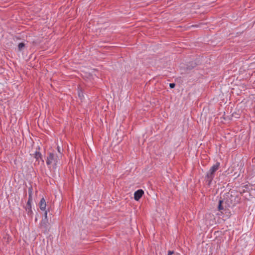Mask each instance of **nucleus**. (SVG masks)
Instances as JSON below:
<instances>
[{
	"label": "nucleus",
	"instance_id": "nucleus-1",
	"mask_svg": "<svg viewBox=\"0 0 255 255\" xmlns=\"http://www.w3.org/2000/svg\"><path fill=\"white\" fill-rule=\"evenodd\" d=\"M220 167V163L217 162L215 164L213 165L209 171L207 172L205 178L206 181L208 182V185H210L212 181V180L215 177V172L219 169Z\"/></svg>",
	"mask_w": 255,
	"mask_h": 255
},
{
	"label": "nucleus",
	"instance_id": "nucleus-2",
	"mask_svg": "<svg viewBox=\"0 0 255 255\" xmlns=\"http://www.w3.org/2000/svg\"><path fill=\"white\" fill-rule=\"evenodd\" d=\"M58 156L52 153H50L49 155L47 157L46 164L47 165H50L52 162H54L55 164H56L57 162Z\"/></svg>",
	"mask_w": 255,
	"mask_h": 255
},
{
	"label": "nucleus",
	"instance_id": "nucleus-3",
	"mask_svg": "<svg viewBox=\"0 0 255 255\" xmlns=\"http://www.w3.org/2000/svg\"><path fill=\"white\" fill-rule=\"evenodd\" d=\"M144 194V191L142 189H138L134 193V199L136 201H138Z\"/></svg>",
	"mask_w": 255,
	"mask_h": 255
},
{
	"label": "nucleus",
	"instance_id": "nucleus-4",
	"mask_svg": "<svg viewBox=\"0 0 255 255\" xmlns=\"http://www.w3.org/2000/svg\"><path fill=\"white\" fill-rule=\"evenodd\" d=\"M31 202H30L29 201H28L27 205L26 206V208H25L26 210L27 211V214H28V216H31V215L33 213L32 209H31Z\"/></svg>",
	"mask_w": 255,
	"mask_h": 255
},
{
	"label": "nucleus",
	"instance_id": "nucleus-5",
	"mask_svg": "<svg viewBox=\"0 0 255 255\" xmlns=\"http://www.w3.org/2000/svg\"><path fill=\"white\" fill-rule=\"evenodd\" d=\"M46 201H45V199H44V198H42L40 200V201L39 203L40 209L42 211H45V209H46Z\"/></svg>",
	"mask_w": 255,
	"mask_h": 255
},
{
	"label": "nucleus",
	"instance_id": "nucleus-6",
	"mask_svg": "<svg viewBox=\"0 0 255 255\" xmlns=\"http://www.w3.org/2000/svg\"><path fill=\"white\" fill-rule=\"evenodd\" d=\"M47 221L48 219H43L41 221L40 226L41 228L45 229V230H46L47 226Z\"/></svg>",
	"mask_w": 255,
	"mask_h": 255
},
{
	"label": "nucleus",
	"instance_id": "nucleus-7",
	"mask_svg": "<svg viewBox=\"0 0 255 255\" xmlns=\"http://www.w3.org/2000/svg\"><path fill=\"white\" fill-rule=\"evenodd\" d=\"M42 155L38 151H36L34 155V157L36 158V160L40 159L41 160L42 163H44V160L42 159Z\"/></svg>",
	"mask_w": 255,
	"mask_h": 255
},
{
	"label": "nucleus",
	"instance_id": "nucleus-8",
	"mask_svg": "<svg viewBox=\"0 0 255 255\" xmlns=\"http://www.w3.org/2000/svg\"><path fill=\"white\" fill-rule=\"evenodd\" d=\"M238 166H239V169H240V171L239 173L237 172L234 173V176H235V178H237L239 177V176L240 175V173L241 172V170L243 167L244 164H243L241 163L240 165L239 164H238Z\"/></svg>",
	"mask_w": 255,
	"mask_h": 255
},
{
	"label": "nucleus",
	"instance_id": "nucleus-9",
	"mask_svg": "<svg viewBox=\"0 0 255 255\" xmlns=\"http://www.w3.org/2000/svg\"><path fill=\"white\" fill-rule=\"evenodd\" d=\"M25 44L23 42H21L18 45V49L19 51H22L25 47Z\"/></svg>",
	"mask_w": 255,
	"mask_h": 255
},
{
	"label": "nucleus",
	"instance_id": "nucleus-10",
	"mask_svg": "<svg viewBox=\"0 0 255 255\" xmlns=\"http://www.w3.org/2000/svg\"><path fill=\"white\" fill-rule=\"evenodd\" d=\"M32 187H29L28 188V200L30 202L32 201Z\"/></svg>",
	"mask_w": 255,
	"mask_h": 255
},
{
	"label": "nucleus",
	"instance_id": "nucleus-11",
	"mask_svg": "<svg viewBox=\"0 0 255 255\" xmlns=\"http://www.w3.org/2000/svg\"><path fill=\"white\" fill-rule=\"evenodd\" d=\"M222 203H223V201H222V200L219 201V205H218V210L219 211H221L224 209L223 206L222 205Z\"/></svg>",
	"mask_w": 255,
	"mask_h": 255
},
{
	"label": "nucleus",
	"instance_id": "nucleus-12",
	"mask_svg": "<svg viewBox=\"0 0 255 255\" xmlns=\"http://www.w3.org/2000/svg\"><path fill=\"white\" fill-rule=\"evenodd\" d=\"M175 84L174 83H170L169 84V87L171 89H173L175 87Z\"/></svg>",
	"mask_w": 255,
	"mask_h": 255
},
{
	"label": "nucleus",
	"instance_id": "nucleus-13",
	"mask_svg": "<svg viewBox=\"0 0 255 255\" xmlns=\"http://www.w3.org/2000/svg\"><path fill=\"white\" fill-rule=\"evenodd\" d=\"M44 219H47V211H45L44 213Z\"/></svg>",
	"mask_w": 255,
	"mask_h": 255
},
{
	"label": "nucleus",
	"instance_id": "nucleus-14",
	"mask_svg": "<svg viewBox=\"0 0 255 255\" xmlns=\"http://www.w3.org/2000/svg\"><path fill=\"white\" fill-rule=\"evenodd\" d=\"M174 254L173 251H169L168 252V255H172Z\"/></svg>",
	"mask_w": 255,
	"mask_h": 255
},
{
	"label": "nucleus",
	"instance_id": "nucleus-15",
	"mask_svg": "<svg viewBox=\"0 0 255 255\" xmlns=\"http://www.w3.org/2000/svg\"><path fill=\"white\" fill-rule=\"evenodd\" d=\"M79 97H80V98L81 99H82V98L83 97V94H81L80 92H79Z\"/></svg>",
	"mask_w": 255,
	"mask_h": 255
},
{
	"label": "nucleus",
	"instance_id": "nucleus-16",
	"mask_svg": "<svg viewBox=\"0 0 255 255\" xmlns=\"http://www.w3.org/2000/svg\"><path fill=\"white\" fill-rule=\"evenodd\" d=\"M57 150L59 153H61L60 147L59 146H57Z\"/></svg>",
	"mask_w": 255,
	"mask_h": 255
},
{
	"label": "nucleus",
	"instance_id": "nucleus-17",
	"mask_svg": "<svg viewBox=\"0 0 255 255\" xmlns=\"http://www.w3.org/2000/svg\"><path fill=\"white\" fill-rule=\"evenodd\" d=\"M198 62H200L199 58L197 59V61L195 62V64H197Z\"/></svg>",
	"mask_w": 255,
	"mask_h": 255
},
{
	"label": "nucleus",
	"instance_id": "nucleus-18",
	"mask_svg": "<svg viewBox=\"0 0 255 255\" xmlns=\"http://www.w3.org/2000/svg\"><path fill=\"white\" fill-rule=\"evenodd\" d=\"M38 65H34V66L32 67L33 68H36Z\"/></svg>",
	"mask_w": 255,
	"mask_h": 255
},
{
	"label": "nucleus",
	"instance_id": "nucleus-19",
	"mask_svg": "<svg viewBox=\"0 0 255 255\" xmlns=\"http://www.w3.org/2000/svg\"><path fill=\"white\" fill-rule=\"evenodd\" d=\"M247 186H248V185H246V186H245L244 187L246 188H247Z\"/></svg>",
	"mask_w": 255,
	"mask_h": 255
},
{
	"label": "nucleus",
	"instance_id": "nucleus-20",
	"mask_svg": "<svg viewBox=\"0 0 255 255\" xmlns=\"http://www.w3.org/2000/svg\"><path fill=\"white\" fill-rule=\"evenodd\" d=\"M193 67H192V68H193ZM187 69H191V68H187Z\"/></svg>",
	"mask_w": 255,
	"mask_h": 255
}]
</instances>
